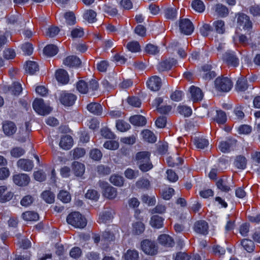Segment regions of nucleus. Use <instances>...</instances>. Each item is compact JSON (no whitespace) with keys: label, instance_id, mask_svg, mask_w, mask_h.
Listing matches in <instances>:
<instances>
[{"label":"nucleus","instance_id":"obj_9","mask_svg":"<svg viewBox=\"0 0 260 260\" xmlns=\"http://www.w3.org/2000/svg\"><path fill=\"white\" fill-rule=\"evenodd\" d=\"M76 96L71 93L62 91L59 98L60 103L65 106H72L76 100Z\"/></svg>","mask_w":260,"mask_h":260},{"label":"nucleus","instance_id":"obj_53","mask_svg":"<svg viewBox=\"0 0 260 260\" xmlns=\"http://www.w3.org/2000/svg\"><path fill=\"white\" fill-rule=\"evenodd\" d=\"M128 50L132 52H137L140 50V46L138 42L132 41L127 43Z\"/></svg>","mask_w":260,"mask_h":260},{"label":"nucleus","instance_id":"obj_18","mask_svg":"<svg viewBox=\"0 0 260 260\" xmlns=\"http://www.w3.org/2000/svg\"><path fill=\"white\" fill-rule=\"evenodd\" d=\"M3 129L6 135L11 136L16 132L17 128L14 122L5 121L3 124Z\"/></svg>","mask_w":260,"mask_h":260},{"label":"nucleus","instance_id":"obj_13","mask_svg":"<svg viewBox=\"0 0 260 260\" xmlns=\"http://www.w3.org/2000/svg\"><path fill=\"white\" fill-rule=\"evenodd\" d=\"M223 58L230 66L236 67L239 64V59L234 52H225Z\"/></svg>","mask_w":260,"mask_h":260},{"label":"nucleus","instance_id":"obj_63","mask_svg":"<svg viewBox=\"0 0 260 260\" xmlns=\"http://www.w3.org/2000/svg\"><path fill=\"white\" fill-rule=\"evenodd\" d=\"M97 172L99 174L106 175L109 174L111 173V169L108 166L101 165L98 166Z\"/></svg>","mask_w":260,"mask_h":260},{"label":"nucleus","instance_id":"obj_56","mask_svg":"<svg viewBox=\"0 0 260 260\" xmlns=\"http://www.w3.org/2000/svg\"><path fill=\"white\" fill-rule=\"evenodd\" d=\"M104 147L108 149L116 150L119 147V143L116 141H107L104 143Z\"/></svg>","mask_w":260,"mask_h":260},{"label":"nucleus","instance_id":"obj_31","mask_svg":"<svg viewBox=\"0 0 260 260\" xmlns=\"http://www.w3.org/2000/svg\"><path fill=\"white\" fill-rule=\"evenodd\" d=\"M114 214V211L112 209L105 211L100 216V222L107 223L113 219Z\"/></svg>","mask_w":260,"mask_h":260},{"label":"nucleus","instance_id":"obj_8","mask_svg":"<svg viewBox=\"0 0 260 260\" xmlns=\"http://www.w3.org/2000/svg\"><path fill=\"white\" fill-rule=\"evenodd\" d=\"M179 29L181 33L190 35L194 30V26L192 22L187 18H181L179 22Z\"/></svg>","mask_w":260,"mask_h":260},{"label":"nucleus","instance_id":"obj_10","mask_svg":"<svg viewBox=\"0 0 260 260\" xmlns=\"http://www.w3.org/2000/svg\"><path fill=\"white\" fill-rule=\"evenodd\" d=\"M237 23L240 27L244 30H249L252 28V23L250 18L244 13H239L237 18Z\"/></svg>","mask_w":260,"mask_h":260},{"label":"nucleus","instance_id":"obj_33","mask_svg":"<svg viewBox=\"0 0 260 260\" xmlns=\"http://www.w3.org/2000/svg\"><path fill=\"white\" fill-rule=\"evenodd\" d=\"M217 188L222 191L228 192L231 190L226 179L220 178L216 183Z\"/></svg>","mask_w":260,"mask_h":260},{"label":"nucleus","instance_id":"obj_6","mask_svg":"<svg viewBox=\"0 0 260 260\" xmlns=\"http://www.w3.org/2000/svg\"><path fill=\"white\" fill-rule=\"evenodd\" d=\"M98 184L102 189L104 197L109 199H114L117 197V192L115 188L104 181H100Z\"/></svg>","mask_w":260,"mask_h":260},{"label":"nucleus","instance_id":"obj_12","mask_svg":"<svg viewBox=\"0 0 260 260\" xmlns=\"http://www.w3.org/2000/svg\"><path fill=\"white\" fill-rule=\"evenodd\" d=\"M30 180V177L26 174L19 173L13 176V182L19 186H27Z\"/></svg>","mask_w":260,"mask_h":260},{"label":"nucleus","instance_id":"obj_48","mask_svg":"<svg viewBox=\"0 0 260 260\" xmlns=\"http://www.w3.org/2000/svg\"><path fill=\"white\" fill-rule=\"evenodd\" d=\"M139 253L136 250H128L124 254L125 260H138Z\"/></svg>","mask_w":260,"mask_h":260},{"label":"nucleus","instance_id":"obj_11","mask_svg":"<svg viewBox=\"0 0 260 260\" xmlns=\"http://www.w3.org/2000/svg\"><path fill=\"white\" fill-rule=\"evenodd\" d=\"M162 83V82L160 77L157 76H153L147 80V86L151 90L157 91L160 89Z\"/></svg>","mask_w":260,"mask_h":260},{"label":"nucleus","instance_id":"obj_36","mask_svg":"<svg viewBox=\"0 0 260 260\" xmlns=\"http://www.w3.org/2000/svg\"><path fill=\"white\" fill-rule=\"evenodd\" d=\"M193 142L196 147L199 149H204L209 145V142L208 140L203 138H195Z\"/></svg>","mask_w":260,"mask_h":260},{"label":"nucleus","instance_id":"obj_34","mask_svg":"<svg viewBox=\"0 0 260 260\" xmlns=\"http://www.w3.org/2000/svg\"><path fill=\"white\" fill-rule=\"evenodd\" d=\"M144 224L140 221L136 222L133 224L132 233L134 235H139L145 231Z\"/></svg>","mask_w":260,"mask_h":260},{"label":"nucleus","instance_id":"obj_54","mask_svg":"<svg viewBox=\"0 0 260 260\" xmlns=\"http://www.w3.org/2000/svg\"><path fill=\"white\" fill-rule=\"evenodd\" d=\"M177 11L174 8H168L165 10V15L167 19H173L176 17Z\"/></svg>","mask_w":260,"mask_h":260},{"label":"nucleus","instance_id":"obj_35","mask_svg":"<svg viewBox=\"0 0 260 260\" xmlns=\"http://www.w3.org/2000/svg\"><path fill=\"white\" fill-rule=\"evenodd\" d=\"M191 5L192 9L198 13H202L205 9V6L201 0H193Z\"/></svg>","mask_w":260,"mask_h":260},{"label":"nucleus","instance_id":"obj_42","mask_svg":"<svg viewBox=\"0 0 260 260\" xmlns=\"http://www.w3.org/2000/svg\"><path fill=\"white\" fill-rule=\"evenodd\" d=\"M116 126L117 129L121 132H126L131 128L130 124L123 120H117Z\"/></svg>","mask_w":260,"mask_h":260},{"label":"nucleus","instance_id":"obj_4","mask_svg":"<svg viewBox=\"0 0 260 260\" xmlns=\"http://www.w3.org/2000/svg\"><path fill=\"white\" fill-rule=\"evenodd\" d=\"M215 86L218 91L228 92L231 89L233 83L228 77H218L215 81Z\"/></svg>","mask_w":260,"mask_h":260},{"label":"nucleus","instance_id":"obj_3","mask_svg":"<svg viewBox=\"0 0 260 260\" xmlns=\"http://www.w3.org/2000/svg\"><path fill=\"white\" fill-rule=\"evenodd\" d=\"M67 222L76 228H84L87 224L85 218L78 212L71 213L67 217Z\"/></svg>","mask_w":260,"mask_h":260},{"label":"nucleus","instance_id":"obj_64","mask_svg":"<svg viewBox=\"0 0 260 260\" xmlns=\"http://www.w3.org/2000/svg\"><path fill=\"white\" fill-rule=\"evenodd\" d=\"M21 49L25 55H31L33 52L32 45L29 43H25L23 44Z\"/></svg>","mask_w":260,"mask_h":260},{"label":"nucleus","instance_id":"obj_60","mask_svg":"<svg viewBox=\"0 0 260 260\" xmlns=\"http://www.w3.org/2000/svg\"><path fill=\"white\" fill-rule=\"evenodd\" d=\"M101 134L103 137L106 139H115V134L108 128H104L101 130Z\"/></svg>","mask_w":260,"mask_h":260},{"label":"nucleus","instance_id":"obj_58","mask_svg":"<svg viewBox=\"0 0 260 260\" xmlns=\"http://www.w3.org/2000/svg\"><path fill=\"white\" fill-rule=\"evenodd\" d=\"M212 31V27L208 24H204L200 28V32L204 37H207Z\"/></svg>","mask_w":260,"mask_h":260},{"label":"nucleus","instance_id":"obj_20","mask_svg":"<svg viewBox=\"0 0 260 260\" xmlns=\"http://www.w3.org/2000/svg\"><path fill=\"white\" fill-rule=\"evenodd\" d=\"M129 122L134 125L143 126L146 124V118L140 115H136L131 116L129 119Z\"/></svg>","mask_w":260,"mask_h":260},{"label":"nucleus","instance_id":"obj_61","mask_svg":"<svg viewBox=\"0 0 260 260\" xmlns=\"http://www.w3.org/2000/svg\"><path fill=\"white\" fill-rule=\"evenodd\" d=\"M102 153L100 150L95 148L90 151V156L94 160H99L102 157Z\"/></svg>","mask_w":260,"mask_h":260},{"label":"nucleus","instance_id":"obj_46","mask_svg":"<svg viewBox=\"0 0 260 260\" xmlns=\"http://www.w3.org/2000/svg\"><path fill=\"white\" fill-rule=\"evenodd\" d=\"M41 196L43 199L47 203L51 204L54 201L55 196L50 191L46 190L43 191Z\"/></svg>","mask_w":260,"mask_h":260},{"label":"nucleus","instance_id":"obj_49","mask_svg":"<svg viewBox=\"0 0 260 260\" xmlns=\"http://www.w3.org/2000/svg\"><path fill=\"white\" fill-rule=\"evenodd\" d=\"M216 117L214 119L218 124H223L226 121V115L222 110H217Z\"/></svg>","mask_w":260,"mask_h":260},{"label":"nucleus","instance_id":"obj_30","mask_svg":"<svg viewBox=\"0 0 260 260\" xmlns=\"http://www.w3.org/2000/svg\"><path fill=\"white\" fill-rule=\"evenodd\" d=\"M39 70V65L36 62L28 61L26 62L25 71L27 73L33 75Z\"/></svg>","mask_w":260,"mask_h":260},{"label":"nucleus","instance_id":"obj_39","mask_svg":"<svg viewBox=\"0 0 260 260\" xmlns=\"http://www.w3.org/2000/svg\"><path fill=\"white\" fill-rule=\"evenodd\" d=\"M57 47L54 45H48L43 50L44 53L48 56H53L58 52Z\"/></svg>","mask_w":260,"mask_h":260},{"label":"nucleus","instance_id":"obj_23","mask_svg":"<svg viewBox=\"0 0 260 260\" xmlns=\"http://www.w3.org/2000/svg\"><path fill=\"white\" fill-rule=\"evenodd\" d=\"M159 244L167 247H172L174 245L173 238L168 235L162 234L158 238Z\"/></svg>","mask_w":260,"mask_h":260},{"label":"nucleus","instance_id":"obj_43","mask_svg":"<svg viewBox=\"0 0 260 260\" xmlns=\"http://www.w3.org/2000/svg\"><path fill=\"white\" fill-rule=\"evenodd\" d=\"M213 26L216 31L219 34H223L225 32L224 22L221 20H218L213 22Z\"/></svg>","mask_w":260,"mask_h":260},{"label":"nucleus","instance_id":"obj_24","mask_svg":"<svg viewBox=\"0 0 260 260\" xmlns=\"http://www.w3.org/2000/svg\"><path fill=\"white\" fill-rule=\"evenodd\" d=\"M176 63V60L173 58L164 60L159 63L158 67V70L164 71L170 70Z\"/></svg>","mask_w":260,"mask_h":260},{"label":"nucleus","instance_id":"obj_16","mask_svg":"<svg viewBox=\"0 0 260 260\" xmlns=\"http://www.w3.org/2000/svg\"><path fill=\"white\" fill-rule=\"evenodd\" d=\"M193 229L198 234L206 235L208 233V224L204 220H199L195 222Z\"/></svg>","mask_w":260,"mask_h":260},{"label":"nucleus","instance_id":"obj_21","mask_svg":"<svg viewBox=\"0 0 260 260\" xmlns=\"http://www.w3.org/2000/svg\"><path fill=\"white\" fill-rule=\"evenodd\" d=\"M56 79L58 82L65 84L69 81V77L66 71L63 69H59L56 72Z\"/></svg>","mask_w":260,"mask_h":260},{"label":"nucleus","instance_id":"obj_50","mask_svg":"<svg viewBox=\"0 0 260 260\" xmlns=\"http://www.w3.org/2000/svg\"><path fill=\"white\" fill-rule=\"evenodd\" d=\"M167 162L168 165L170 167H175L182 164L183 160L180 157H177L176 158L170 156L167 158Z\"/></svg>","mask_w":260,"mask_h":260},{"label":"nucleus","instance_id":"obj_2","mask_svg":"<svg viewBox=\"0 0 260 260\" xmlns=\"http://www.w3.org/2000/svg\"><path fill=\"white\" fill-rule=\"evenodd\" d=\"M77 89L81 93H89L90 95H93L94 91L98 90L99 84L94 79H92L88 82L84 80L79 81L76 84Z\"/></svg>","mask_w":260,"mask_h":260},{"label":"nucleus","instance_id":"obj_59","mask_svg":"<svg viewBox=\"0 0 260 260\" xmlns=\"http://www.w3.org/2000/svg\"><path fill=\"white\" fill-rule=\"evenodd\" d=\"M150 182L148 179H141L136 183V186L139 188L148 189L150 186Z\"/></svg>","mask_w":260,"mask_h":260},{"label":"nucleus","instance_id":"obj_22","mask_svg":"<svg viewBox=\"0 0 260 260\" xmlns=\"http://www.w3.org/2000/svg\"><path fill=\"white\" fill-rule=\"evenodd\" d=\"M81 63L80 59L74 55L68 56L63 60V64L70 67H77Z\"/></svg>","mask_w":260,"mask_h":260},{"label":"nucleus","instance_id":"obj_51","mask_svg":"<svg viewBox=\"0 0 260 260\" xmlns=\"http://www.w3.org/2000/svg\"><path fill=\"white\" fill-rule=\"evenodd\" d=\"M21 85L18 82H14L11 86L10 90L14 95H18L22 91Z\"/></svg>","mask_w":260,"mask_h":260},{"label":"nucleus","instance_id":"obj_44","mask_svg":"<svg viewBox=\"0 0 260 260\" xmlns=\"http://www.w3.org/2000/svg\"><path fill=\"white\" fill-rule=\"evenodd\" d=\"M110 181L114 185L121 186L123 184L124 179L121 176L113 175L110 177Z\"/></svg>","mask_w":260,"mask_h":260},{"label":"nucleus","instance_id":"obj_57","mask_svg":"<svg viewBox=\"0 0 260 260\" xmlns=\"http://www.w3.org/2000/svg\"><path fill=\"white\" fill-rule=\"evenodd\" d=\"M145 50L147 53L152 55L156 54L159 51L156 46L151 44H147L146 46Z\"/></svg>","mask_w":260,"mask_h":260},{"label":"nucleus","instance_id":"obj_37","mask_svg":"<svg viewBox=\"0 0 260 260\" xmlns=\"http://www.w3.org/2000/svg\"><path fill=\"white\" fill-rule=\"evenodd\" d=\"M234 164L238 169H244L246 167L247 160L244 156L239 155L235 158Z\"/></svg>","mask_w":260,"mask_h":260},{"label":"nucleus","instance_id":"obj_62","mask_svg":"<svg viewBox=\"0 0 260 260\" xmlns=\"http://www.w3.org/2000/svg\"><path fill=\"white\" fill-rule=\"evenodd\" d=\"M142 201L148 206L154 205L156 203V200L154 197H149L146 194H144L142 197Z\"/></svg>","mask_w":260,"mask_h":260},{"label":"nucleus","instance_id":"obj_29","mask_svg":"<svg viewBox=\"0 0 260 260\" xmlns=\"http://www.w3.org/2000/svg\"><path fill=\"white\" fill-rule=\"evenodd\" d=\"M164 219L158 215H153L151 217L150 224L153 227L159 229L162 227Z\"/></svg>","mask_w":260,"mask_h":260},{"label":"nucleus","instance_id":"obj_41","mask_svg":"<svg viewBox=\"0 0 260 260\" xmlns=\"http://www.w3.org/2000/svg\"><path fill=\"white\" fill-rule=\"evenodd\" d=\"M215 11L219 16L222 17L226 16L229 14L228 9L225 6L220 4L216 5Z\"/></svg>","mask_w":260,"mask_h":260},{"label":"nucleus","instance_id":"obj_15","mask_svg":"<svg viewBox=\"0 0 260 260\" xmlns=\"http://www.w3.org/2000/svg\"><path fill=\"white\" fill-rule=\"evenodd\" d=\"M18 168L24 171H30L34 168L33 161L28 159L21 158L17 162Z\"/></svg>","mask_w":260,"mask_h":260},{"label":"nucleus","instance_id":"obj_55","mask_svg":"<svg viewBox=\"0 0 260 260\" xmlns=\"http://www.w3.org/2000/svg\"><path fill=\"white\" fill-rule=\"evenodd\" d=\"M177 110L180 114L183 115L185 117L189 116L192 113L191 109L189 107L185 106H178Z\"/></svg>","mask_w":260,"mask_h":260},{"label":"nucleus","instance_id":"obj_28","mask_svg":"<svg viewBox=\"0 0 260 260\" xmlns=\"http://www.w3.org/2000/svg\"><path fill=\"white\" fill-rule=\"evenodd\" d=\"M248 87L246 79L241 76L238 78L235 85V89L237 91H244Z\"/></svg>","mask_w":260,"mask_h":260},{"label":"nucleus","instance_id":"obj_14","mask_svg":"<svg viewBox=\"0 0 260 260\" xmlns=\"http://www.w3.org/2000/svg\"><path fill=\"white\" fill-rule=\"evenodd\" d=\"M236 141L233 139H228L225 141L221 142L218 146L219 149L223 153H227L231 151L236 145Z\"/></svg>","mask_w":260,"mask_h":260},{"label":"nucleus","instance_id":"obj_5","mask_svg":"<svg viewBox=\"0 0 260 260\" xmlns=\"http://www.w3.org/2000/svg\"><path fill=\"white\" fill-rule=\"evenodd\" d=\"M32 107L35 111L38 114L45 115L50 113L52 109L44 104L42 99H36L33 102Z\"/></svg>","mask_w":260,"mask_h":260},{"label":"nucleus","instance_id":"obj_45","mask_svg":"<svg viewBox=\"0 0 260 260\" xmlns=\"http://www.w3.org/2000/svg\"><path fill=\"white\" fill-rule=\"evenodd\" d=\"M241 245L247 252H250L254 250V242L248 239H243L241 242Z\"/></svg>","mask_w":260,"mask_h":260},{"label":"nucleus","instance_id":"obj_7","mask_svg":"<svg viewBox=\"0 0 260 260\" xmlns=\"http://www.w3.org/2000/svg\"><path fill=\"white\" fill-rule=\"evenodd\" d=\"M141 249L147 254L155 255L157 252V246L154 242L145 239L141 242Z\"/></svg>","mask_w":260,"mask_h":260},{"label":"nucleus","instance_id":"obj_1","mask_svg":"<svg viewBox=\"0 0 260 260\" xmlns=\"http://www.w3.org/2000/svg\"><path fill=\"white\" fill-rule=\"evenodd\" d=\"M150 156V153L148 151H140L136 153L135 160L141 171L146 172L153 168Z\"/></svg>","mask_w":260,"mask_h":260},{"label":"nucleus","instance_id":"obj_17","mask_svg":"<svg viewBox=\"0 0 260 260\" xmlns=\"http://www.w3.org/2000/svg\"><path fill=\"white\" fill-rule=\"evenodd\" d=\"M191 99L193 102L201 101L203 98V93L200 88L194 86L190 87L189 89Z\"/></svg>","mask_w":260,"mask_h":260},{"label":"nucleus","instance_id":"obj_47","mask_svg":"<svg viewBox=\"0 0 260 260\" xmlns=\"http://www.w3.org/2000/svg\"><path fill=\"white\" fill-rule=\"evenodd\" d=\"M57 198L63 203H67L70 202L71 196L67 191L61 190L58 194Z\"/></svg>","mask_w":260,"mask_h":260},{"label":"nucleus","instance_id":"obj_38","mask_svg":"<svg viewBox=\"0 0 260 260\" xmlns=\"http://www.w3.org/2000/svg\"><path fill=\"white\" fill-rule=\"evenodd\" d=\"M96 13L92 10H86L83 15L84 19L89 23H93L96 21Z\"/></svg>","mask_w":260,"mask_h":260},{"label":"nucleus","instance_id":"obj_27","mask_svg":"<svg viewBox=\"0 0 260 260\" xmlns=\"http://www.w3.org/2000/svg\"><path fill=\"white\" fill-rule=\"evenodd\" d=\"M7 188L5 186H0V202H5L10 200L13 197V193L7 191Z\"/></svg>","mask_w":260,"mask_h":260},{"label":"nucleus","instance_id":"obj_32","mask_svg":"<svg viewBox=\"0 0 260 260\" xmlns=\"http://www.w3.org/2000/svg\"><path fill=\"white\" fill-rule=\"evenodd\" d=\"M22 218L26 221H37L39 218V216L37 212L34 211H26L22 214Z\"/></svg>","mask_w":260,"mask_h":260},{"label":"nucleus","instance_id":"obj_26","mask_svg":"<svg viewBox=\"0 0 260 260\" xmlns=\"http://www.w3.org/2000/svg\"><path fill=\"white\" fill-rule=\"evenodd\" d=\"M72 170L76 176H81L85 172V166L84 164L78 161L73 162Z\"/></svg>","mask_w":260,"mask_h":260},{"label":"nucleus","instance_id":"obj_19","mask_svg":"<svg viewBox=\"0 0 260 260\" xmlns=\"http://www.w3.org/2000/svg\"><path fill=\"white\" fill-rule=\"evenodd\" d=\"M73 144V140L71 136L69 135H64L61 138L59 146L64 149L69 150Z\"/></svg>","mask_w":260,"mask_h":260},{"label":"nucleus","instance_id":"obj_25","mask_svg":"<svg viewBox=\"0 0 260 260\" xmlns=\"http://www.w3.org/2000/svg\"><path fill=\"white\" fill-rule=\"evenodd\" d=\"M87 110L95 115H101L103 112V108L101 104L97 103H91L87 106Z\"/></svg>","mask_w":260,"mask_h":260},{"label":"nucleus","instance_id":"obj_52","mask_svg":"<svg viewBox=\"0 0 260 260\" xmlns=\"http://www.w3.org/2000/svg\"><path fill=\"white\" fill-rule=\"evenodd\" d=\"M64 17L66 20L67 24L72 25L76 23V17L74 14L72 12H67L64 14Z\"/></svg>","mask_w":260,"mask_h":260},{"label":"nucleus","instance_id":"obj_40","mask_svg":"<svg viewBox=\"0 0 260 260\" xmlns=\"http://www.w3.org/2000/svg\"><path fill=\"white\" fill-rule=\"evenodd\" d=\"M142 135L144 139L148 142L154 143L156 141V137L152 132L148 129L143 131Z\"/></svg>","mask_w":260,"mask_h":260}]
</instances>
